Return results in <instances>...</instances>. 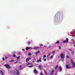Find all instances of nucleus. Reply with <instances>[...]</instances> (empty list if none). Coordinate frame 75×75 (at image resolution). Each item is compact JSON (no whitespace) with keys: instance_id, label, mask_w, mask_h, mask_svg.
<instances>
[{"instance_id":"6","label":"nucleus","mask_w":75,"mask_h":75,"mask_svg":"<svg viewBox=\"0 0 75 75\" xmlns=\"http://www.w3.org/2000/svg\"><path fill=\"white\" fill-rule=\"evenodd\" d=\"M41 62V59L40 58H39V60H37L36 61V62Z\"/></svg>"},{"instance_id":"33","label":"nucleus","mask_w":75,"mask_h":75,"mask_svg":"<svg viewBox=\"0 0 75 75\" xmlns=\"http://www.w3.org/2000/svg\"><path fill=\"white\" fill-rule=\"evenodd\" d=\"M44 61H47V59H44Z\"/></svg>"},{"instance_id":"5","label":"nucleus","mask_w":75,"mask_h":75,"mask_svg":"<svg viewBox=\"0 0 75 75\" xmlns=\"http://www.w3.org/2000/svg\"><path fill=\"white\" fill-rule=\"evenodd\" d=\"M30 59H31V58H30V57H29L28 58H27L26 59V62L27 63L28 62V61H30Z\"/></svg>"},{"instance_id":"22","label":"nucleus","mask_w":75,"mask_h":75,"mask_svg":"<svg viewBox=\"0 0 75 75\" xmlns=\"http://www.w3.org/2000/svg\"><path fill=\"white\" fill-rule=\"evenodd\" d=\"M14 61V60H11V61H10V62H13Z\"/></svg>"},{"instance_id":"11","label":"nucleus","mask_w":75,"mask_h":75,"mask_svg":"<svg viewBox=\"0 0 75 75\" xmlns=\"http://www.w3.org/2000/svg\"><path fill=\"white\" fill-rule=\"evenodd\" d=\"M38 48H40L39 47H35L33 48V49L34 50H37V49H38Z\"/></svg>"},{"instance_id":"25","label":"nucleus","mask_w":75,"mask_h":75,"mask_svg":"<svg viewBox=\"0 0 75 75\" xmlns=\"http://www.w3.org/2000/svg\"><path fill=\"white\" fill-rule=\"evenodd\" d=\"M31 55V53H29L28 54V55H29V56H30Z\"/></svg>"},{"instance_id":"23","label":"nucleus","mask_w":75,"mask_h":75,"mask_svg":"<svg viewBox=\"0 0 75 75\" xmlns=\"http://www.w3.org/2000/svg\"><path fill=\"white\" fill-rule=\"evenodd\" d=\"M33 65L29 66L28 67H29V68H32V67H33Z\"/></svg>"},{"instance_id":"10","label":"nucleus","mask_w":75,"mask_h":75,"mask_svg":"<svg viewBox=\"0 0 75 75\" xmlns=\"http://www.w3.org/2000/svg\"><path fill=\"white\" fill-rule=\"evenodd\" d=\"M16 71L17 72L16 74V75H19V74H20L19 73V71H18L17 69H16Z\"/></svg>"},{"instance_id":"20","label":"nucleus","mask_w":75,"mask_h":75,"mask_svg":"<svg viewBox=\"0 0 75 75\" xmlns=\"http://www.w3.org/2000/svg\"><path fill=\"white\" fill-rule=\"evenodd\" d=\"M71 54H72V55H74V51H72V52H71Z\"/></svg>"},{"instance_id":"38","label":"nucleus","mask_w":75,"mask_h":75,"mask_svg":"<svg viewBox=\"0 0 75 75\" xmlns=\"http://www.w3.org/2000/svg\"><path fill=\"white\" fill-rule=\"evenodd\" d=\"M22 50H23V51H24V49H22Z\"/></svg>"},{"instance_id":"12","label":"nucleus","mask_w":75,"mask_h":75,"mask_svg":"<svg viewBox=\"0 0 75 75\" xmlns=\"http://www.w3.org/2000/svg\"><path fill=\"white\" fill-rule=\"evenodd\" d=\"M39 53H40V51L37 52L35 53L36 55H37V54H38Z\"/></svg>"},{"instance_id":"44","label":"nucleus","mask_w":75,"mask_h":75,"mask_svg":"<svg viewBox=\"0 0 75 75\" xmlns=\"http://www.w3.org/2000/svg\"><path fill=\"white\" fill-rule=\"evenodd\" d=\"M74 47H75V45H74Z\"/></svg>"},{"instance_id":"34","label":"nucleus","mask_w":75,"mask_h":75,"mask_svg":"<svg viewBox=\"0 0 75 75\" xmlns=\"http://www.w3.org/2000/svg\"><path fill=\"white\" fill-rule=\"evenodd\" d=\"M2 59H3V61H4V60H5L4 58V57H3L2 58Z\"/></svg>"},{"instance_id":"15","label":"nucleus","mask_w":75,"mask_h":75,"mask_svg":"<svg viewBox=\"0 0 75 75\" xmlns=\"http://www.w3.org/2000/svg\"><path fill=\"white\" fill-rule=\"evenodd\" d=\"M27 65H32V63H29L27 64Z\"/></svg>"},{"instance_id":"37","label":"nucleus","mask_w":75,"mask_h":75,"mask_svg":"<svg viewBox=\"0 0 75 75\" xmlns=\"http://www.w3.org/2000/svg\"><path fill=\"white\" fill-rule=\"evenodd\" d=\"M66 57H67V58H68V57H69V56H67Z\"/></svg>"},{"instance_id":"14","label":"nucleus","mask_w":75,"mask_h":75,"mask_svg":"<svg viewBox=\"0 0 75 75\" xmlns=\"http://www.w3.org/2000/svg\"><path fill=\"white\" fill-rule=\"evenodd\" d=\"M22 67V66L21 65L19 66L20 69V70H21V69H22V67Z\"/></svg>"},{"instance_id":"32","label":"nucleus","mask_w":75,"mask_h":75,"mask_svg":"<svg viewBox=\"0 0 75 75\" xmlns=\"http://www.w3.org/2000/svg\"><path fill=\"white\" fill-rule=\"evenodd\" d=\"M41 68V66H39V68L40 69V68Z\"/></svg>"},{"instance_id":"4","label":"nucleus","mask_w":75,"mask_h":75,"mask_svg":"<svg viewBox=\"0 0 75 75\" xmlns=\"http://www.w3.org/2000/svg\"><path fill=\"white\" fill-rule=\"evenodd\" d=\"M68 38H67L66 39V40H64L63 42L64 43H65L66 42L67 43V42H68Z\"/></svg>"},{"instance_id":"17","label":"nucleus","mask_w":75,"mask_h":75,"mask_svg":"<svg viewBox=\"0 0 75 75\" xmlns=\"http://www.w3.org/2000/svg\"><path fill=\"white\" fill-rule=\"evenodd\" d=\"M55 51H54L53 52H52L51 53V54H52L53 55H54V54H55Z\"/></svg>"},{"instance_id":"13","label":"nucleus","mask_w":75,"mask_h":75,"mask_svg":"<svg viewBox=\"0 0 75 75\" xmlns=\"http://www.w3.org/2000/svg\"><path fill=\"white\" fill-rule=\"evenodd\" d=\"M59 69H60L59 70L60 71H62V69L61 67V66L59 67Z\"/></svg>"},{"instance_id":"45","label":"nucleus","mask_w":75,"mask_h":75,"mask_svg":"<svg viewBox=\"0 0 75 75\" xmlns=\"http://www.w3.org/2000/svg\"><path fill=\"white\" fill-rule=\"evenodd\" d=\"M40 69H41V68H40Z\"/></svg>"},{"instance_id":"40","label":"nucleus","mask_w":75,"mask_h":75,"mask_svg":"<svg viewBox=\"0 0 75 75\" xmlns=\"http://www.w3.org/2000/svg\"><path fill=\"white\" fill-rule=\"evenodd\" d=\"M42 74H43L42 73H40V75H42Z\"/></svg>"},{"instance_id":"3","label":"nucleus","mask_w":75,"mask_h":75,"mask_svg":"<svg viewBox=\"0 0 75 75\" xmlns=\"http://www.w3.org/2000/svg\"><path fill=\"white\" fill-rule=\"evenodd\" d=\"M71 62L73 65V67H75V63L73 62L72 59H71Z\"/></svg>"},{"instance_id":"1","label":"nucleus","mask_w":75,"mask_h":75,"mask_svg":"<svg viewBox=\"0 0 75 75\" xmlns=\"http://www.w3.org/2000/svg\"><path fill=\"white\" fill-rule=\"evenodd\" d=\"M60 57L62 59V61L64 60L65 58V54L63 53H61L60 55Z\"/></svg>"},{"instance_id":"30","label":"nucleus","mask_w":75,"mask_h":75,"mask_svg":"<svg viewBox=\"0 0 75 75\" xmlns=\"http://www.w3.org/2000/svg\"><path fill=\"white\" fill-rule=\"evenodd\" d=\"M59 50H61V46H59Z\"/></svg>"},{"instance_id":"7","label":"nucleus","mask_w":75,"mask_h":75,"mask_svg":"<svg viewBox=\"0 0 75 75\" xmlns=\"http://www.w3.org/2000/svg\"><path fill=\"white\" fill-rule=\"evenodd\" d=\"M32 48L31 47H27L26 48V50H30V49H32Z\"/></svg>"},{"instance_id":"21","label":"nucleus","mask_w":75,"mask_h":75,"mask_svg":"<svg viewBox=\"0 0 75 75\" xmlns=\"http://www.w3.org/2000/svg\"><path fill=\"white\" fill-rule=\"evenodd\" d=\"M28 45H30V44H31V42H30V41H28Z\"/></svg>"},{"instance_id":"42","label":"nucleus","mask_w":75,"mask_h":75,"mask_svg":"<svg viewBox=\"0 0 75 75\" xmlns=\"http://www.w3.org/2000/svg\"><path fill=\"white\" fill-rule=\"evenodd\" d=\"M5 58H6V59H7V57H5Z\"/></svg>"},{"instance_id":"41","label":"nucleus","mask_w":75,"mask_h":75,"mask_svg":"<svg viewBox=\"0 0 75 75\" xmlns=\"http://www.w3.org/2000/svg\"><path fill=\"white\" fill-rule=\"evenodd\" d=\"M20 54V52H19L18 53V54Z\"/></svg>"},{"instance_id":"27","label":"nucleus","mask_w":75,"mask_h":75,"mask_svg":"<svg viewBox=\"0 0 75 75\" xmlns=\"http://www.w3.org/2000/svg\"><path fill=\"white\" fill-rule=\"evenodd\" d=\"M13 57H16V55L15 54H14L13 55Z\"/></svg>"},{"instance_id":"2","label":"nucleus","mask_w":75,"mask_h":75,"mask_svg":"<svg viewBox=\"0 0 75 75\" xmlns=\"http://www.w3.org/2000/svg\"><path fill=\"white\" fill-rule=\"evenodd\" d=\"M5 67L8 69H10V68H11V67L10 66V65L8 64H5Z\"/></svg>"},{"instance_id":"8","label":"nucleus","mask_w":75,"mask_h":75,"mask_svg":"<svg viewBox=\"0 0 75 75\" xmlns=\"http://www.w3.org/2000/svg\"><path fill=\"white\" fill-rule=\"evenodd\" d=\"M66 67L67 69H70L71 67L69 66V65H67L66 66Z\"/></svg>"},{"instance_id":"19","label":"nucleus","mask_w":75,"mask_h":75,"mask_svg":"<svg viewBox=\"0 0 75 75\" xmlns=\"http://www.w3.org/2000/svg\"><path fill=\"white\" fill-rule=\"evenodd\" d=\"M59 40H58L56 42V44H59Z\"/></svg>"},{"instance_id":"18","label":"nucleus","mask_w":75,"mask_h":75,"mask_svg":"<svg viewBox=\"0 0 75 75\" xmlns=\"http://www.w3.org/2000/svg\"><path fill=\"white\" fill-rule=\"evenodd\" d=\"M54 72V70H53L52 72V73H50V75H52V74H53V73Z\"/></svg>"},{"instance_id":"29","label":"nucleus","mask_w":75,"mask_h":75,"mask_svg":"<svg viewBox=\"0 0 75 75\" xmlns=\"http://www.w3.org/2000/svg\"><path fill=\"white\" fill-rule=\"evenodd\" d=\"M40 46H41L42 47L43 46V45H42V44H40Z\"/></svg>"},{"instance_id":"9","label":"nucleus","mask_w":75,"mask_h":75,"mask_svg":"<svg viewBox=\"0 0 75 75\" xmlns=\"http://www.w3.org/2000/svg\"><path fill=\"white\" fill-rule=\"evenodd\" d=\"M34 72L35 73V74H38V71L36 69H34Z\"/></svg>"},{"instance_id":"36","label":"nucleus","mask_w":75,"mask_h":75,"mask_svg":"<svg viewBox=\"0 0 75 75\" xmlns=\"http://www.w3.org/2000/svg\"><path fill=\"white\" fill-rule=\"evenodd\" d=\"M69 51H72L73 50H71V49H69Z\"/></svg>"},{"instance_id":"24","label":"nucleus","mask_w":75,"mask_h":75,"mask_svg":"<svg viewBox=\"0 0 75 75\" xmlns=\"http://www.w3.org/2000/svg\"><path fill=\"white\" fill-rule=\"evenodd\" d=\"M16 58H17V59H19V58H20V56H19L18 57H17Z\"/></svg>"},{"instance_id":"39","label":"nucleus","mask_w":75,"mask_h":75,"mask_svg":"<svg viewBox=\"0 0 75 75\" xmlns=\"http://www.w3.org/2000/svg\"><path fill=\"white\" fill-rule=\"evenodd\" d=\"M32 62H33V63L35 62L34 61H32Z\"/></svg>"},{"instance_id":"35","label":"nucleus","mask_w":75,"mask_h":75,"mask_svg":"<svg viewBox=\"0 0 75 75\" xmlns=\"http://www.w3.org/2000/svg\"><path fill=\"white\" fill-rule=\"evenodd\" d=\"M51 55V54L50 53L48 55V57H50Z\"/></svg>"},{"instance_id":"16","label":"nucleus","mask_w":75,"mask_h":75,"mask_svg":"<svg viewBox=\"0 0 75 75\" xmlns=\"http://www.w3.org/2000/svg\"><path fill=\"white\" fill-rule=\"evenodd\" d=\"M58 65H56L55 67V69H57L58 68Z\"/></svg>"},{"instance_id":"31","label":"nucleus","mask_w":75,"mask_h":75,"mask_svg":"<svg viewBox=\"0 0 75 75\" xmlns=\"http://www.w3.org/2000/svg\"><path fill=\"white\" fill-rule=\"evenodd\" d=\"M52 57H53V56L52 55L50 57V58H52Z\"/></svg>"},{"instance_id":"26","label":"nucleus","mask_w":75,"mask_h":75,"mask_svg":"<svg viewBox=\"0 0 75 75\" xmlns=\"http://www.w3.org/2000/svg\"><path fill=\"white\" fill-rule=\"evenodd\" d=\"M44 72L45 73V74H46V75H47V72H46V71H45V70H44Z\"/></svg>"},{"instance_id":"28","label":"nucleus","mask_w":75,"mask_h":75,"mask_svg":"<svg viewBox=\"0 0 75 75\" xmlns=\"http://www.w3.org/2000/svg\"><path fill=\"white\" fill-rule=\"evenodd\" d=\"M43 58H45V57H46V55H43Z\"/></svg>"},{"instance_id":"43","label":"nucleus","mask_w":75,"mask_h":75,"mask_svg":"<svg viewBox=\"0 0 75 75\" xmlns=\"http://www.w3.org/2000/svg\"><path fill=\"white\" fill-rule=\"evenodd\" d=\"M13 54H15L16 53L15 52H13Z\"/></svg>"}]
</instances>
